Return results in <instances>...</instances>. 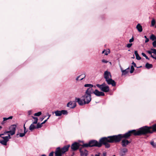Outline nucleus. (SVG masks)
Returning <instances> with one entry per match:
<instances>
[{
  "label": "nucleus",
  "mask_w": 156,
  "mask_h": 156,
  "mask_svg": "<svg viewBox=\"0 0 156 156\" xmlns=\"http://www.w3.org/2000/svg\"><path fill=\"white\" fill-rule=\"evenodd\" d=\"M132 134H133L135 136L142 135L141 130V128L137 131L134 129L133 130L129 131L128 132L123 134H119L114 136L118 142H119L121 141L122 138H125L126 139L128 138Z\"/></svg>",
  "instance_id": "nucleus-1"
},
{
  "label": "nucleus",
  "mask_w": 156,
  "mask_h": 156,
  "mask_svg": "<svg viewBox=\"0 0 156 156\" xmlns=\"http://www.w3.org/2000/svg\"><path fill=\"white\" fill-rule=\"evenodd\" d=\"M101 146L102 144L105 146L106 148H108L110 147V144L108 143H118L114 135L108 136L107 137H103L100 139Z\"/></svg>",
  "instance_id": "nucleus-2"
},
{
  "label": "nucleus",
  "mask_w": 156,
  "mask_h": 156,
  "mask_svg": "<svg viewBox=\"0 0 156 156\" xmlns=\"http://www.w3.org/2000/svg\"><path fill=\"white\" fill-rule=\"evenodd\" d=\"M142 134L146 135L148 133H152L156 132V123L148 126H145L141 128Z\"/></svg>",
  "instance_id": "nucleus-3"
},
{
  "label": "nucleus",
  "mask_w": 156,
  "mask_h": 156,
  "mask_svg": "<svg viewBox=\"0 0 156 156\" xmlns=\"http://www.w3.org/2000/svg\"><path fill=\"white\" fill-rule=\"evenodd\" d=\"M104 77L108 84L112 85V86H115L116 85V83L115 81L112 79V76L110 72L108 71H105Z\"/></svg>",
  "instance_id": "nucleus-4"
},
{
  "label": "nucleus",
  "mask_w": 156,
  "mask_h": 156,
  "mask_svg": "<svg viewBox=\"0 0 156 156\" xmlns=\"http://www.w3.org/2000/svg\"><path fill=\"white\" fill-rule=\"evenodd\" d=\"M96 85L100 88L101 91L103 92H107L109 90V87L105 83H103L101 85L97 84Z\"/></svg>",
  "instance_id": "nucleus-5"
},
{
  "label": "nucleus",
  "mask_w": 156,
  "mask_h": 156,
  "mask_svg": "<svg viewBox=\"0 0 156 156\" xmlns=\"http://www.w3.org/2000/svg\"><path fill=\"white\" fill-rule=\"evenodd\" d=\"M90 147H101V144L100 142V139L99 142L94 140H92L89 141Z\"/></svg>",
  "instance_id": "nucleus-6"
},
{
  "label": "nucleus",
  "mask_w": 156,
  "mask_h": 156,
  "mask_svg": "<svg viewBox=\"0 0 156 156\" xmlns=\"http://www.w3.org/2000/svg\"><path fill=\"white\" fill-rule=\"evenodd\" d=\"M2 139H0V143L2 145H6L7 143L9 141V139L11 138L10 135L8 134L7 136L2 137Z\"/></svg>",
  "instance_id": "nucleus-7"
},
{
  "label": "nucleus",
  "mask_w": 156,
  "mask_h": 156,
  "mask_svg": "<svg viewBox=\"0 0 156 156\" xmlns=\"http://www.w3.org/2000/svg\"><path fill=\"white\" fill-rule=\"evenodd\" d=\"M91 95L85 93V94L81 97L83 98L84 101L86 104L89 103L91 101Z\"/></svg>",
  "instance_id": "nucleus-8"
},
{
  "label": "nucleus",
  "mask_w": 156,
  "mask_h": 156,
  "mask_svg": "<svg viewBox=\"0 0 156 156\" xmlns=\"http://www.w3.org/2000/svg\"><path fill=\"white\" fill-rule=\"evenodd\" d=\"M55 114V115L56 116H59L63 115H67L68 112L67 111L65 110H62L61 111L57 110L54 112H53L52 113Z\"/></svg>",
  "instance_id": "nucleus-9"
},
{
  "label": "nucleus",
  "mask_w": 156,
  "mask_h": 156,
  "mask_svg": "<svg viewBox=\"0 0 156 156\" xmlns=\"http://www.w3.org/2000/svg\"><path fill=\"white\" fill-rule=\"evenodd\" d=\"M81 144L79 143L76 142L73 143L71 145V147L73 151H76L81 148Z\"/></svg>",
  "instance_id": "nucleus-10"
},
{
  "label": "nucleus",
  "mask_w": 156,
  "mask_h": 156,
  "mask_svg": "<svg viewBox=\"0 0 156 156\" xmlns=\"http://www.w3.org/2000/svg\"><path fill=\"white\" fill-rule=\"evenodd\" d=\"M75 101L76 102H78L80 105L82 106L86 104L83 99V98L81 99L79 98H75Z\"/></svg>",
  "instance_id": "nucleus-11"
},
{
  "label": "nucleus",
  "mask_w": 156,
  "mask_h": 156,
  "mask_svg": "<svg viewBox=\"0 0 156 156\" xmlns=\"http://www.w3.org/2000/svg\"><path fill=\"white\" fill-rule=\"evenodd\" d=\"M80 152L81 156H87L88 154L87 151L84 148H80Z\"/></svg>",
  "instance_id": "nucleus-12"
},
{
  "label": "nucleus",
  "mask_w": 156,
  "mask_h": 156,
  "mask_svg": "<svg viewBox=\"0 0 156 156\" xmlns=\"http://www.w3.org/2000/svg\"><path fill=\"white\" fill-rule=\"evenodd\" d=\"M127 152L128 149L127 148H123L119 152V155L120 156H124Z\"/></svg>",
  "instance_id": "nucleus-13"
},
{
  "label": "nucleus",
  "mask_w": 156,
  "mask_h": 156,
  "mask_svg": "<svg viewBox=\"0 0 156 156\" xmlns=\"http://www.w3.org/2000/svg\"><path fill=\"white\" fill-rule=\"evenodd\" d=\"M70 147V145L69 144L66 145L61 149V150L60 151L63 154L68 150V149Z\"/></svg>",
  "instance_id": "nucleus-14"
},
{
  "label": "nucleus",
  "mask_w": 156,
  "mask_h": 156,
  "mask_svg": "<svg viewBox=\"0 0 156 156\" xmlns=\"http://www.w3.org/2000/svg\"><path fill=\"white\" fill-rule=\"evenodd\" d=\"M94 94L97 96H104L105 94L102 92L99 91L98 90L96 89L94 90Z\"/></svg>",
  "instance_id": "nucleus-15"
},
{
  "label": "nucleus",
  "mask_w": 156,
  "mask_h": 156,
  "mask_svg": "<svg viewBox=\"0 0 156 156\" xmlns=\"http://www.w3.org/2000/svg\"><path fill=\"white\" fill-rule=\"evenodd\" d=\"M130 141H128L126 139H123L122 140L121 143L123 147H126L129 143H130Z\"/></svg>",
  "instance_id": "nucleus-16"
},
{
  "label": "nucleus",
  "mask_w": 156,
  "mask_h": 156,
  "mask_svg": "<svg viewBox=\"0 0 156 156\" xmlns=\"http://www.w3.org/2000/svg\"><path fill=\"white\" fill-rule=\"evenodd\" d=\"M76 106V104L75 102L70 101L67 105V106L70 108H74Z\"/></svg>",
  "instance_id": "nucleus-17"
},
{
  "label": "nucleus",
  "mask_w": 156,
  "mask_h": 156,
  "mask_svg": "<svg viewBox=\"0 0 156 156\" xmlns=\"http://www.w3.org/2000/svg\"><path fill=\"white\" fill-rule=\"evenodd\" d=\"M94 91L92 88H89L86 91L85 93L91 95V94H94Z\"/></svg>",
  "instance_id": "nucleus-18"
},
{
  "label": "nucleus",
  "mask_w": 156,
  "mask_h": 156,
  "mask_svg": "<svg viewBox=\"0 0 156 156\" xmlns=\"http://www.w3.org/2000/svg\"><path fill=\"white\" fill-rule=\"evenodd\" d=\"M16 127V125H12L9 127V129L10 130L15 133Z\"/></svg>",
  "instance_id": "nucleus-19"
},
{
  "label": "nucleus",
  "mask_w": 156,
  "mask_h": 156,
  "mask_svg": "<svg viewBox=\"0 0 156 156\" xmlns=\"http://www.w3.org/2000/svg\"><path fill=\"white\" fill-rule=\"evenodd\" d=\"M136 28L139 32H141L142 31V27L140 24L138 23L137 25Z\"/></svg>",
  "instance_id": "nucleus-20"
},
{
  "label": "nucleus",
  "mask_w": 156,
  "mask_h": 156,
  "mask_svg": "<svg viewBox=\"0 0 156 156\" xmlns=\"http://www.w3.org/2000/svg\"><path fill=\"white\" fill-rule=\"evenodd\" d=\"M129 67H128L126 69L124 70L123 71H122V75H125L126 74L129 72Z\"/></svg>",
  "instance_id": "nucleus-21"
},
{
  "label": "nucleus",
  "mask_w": 156,
  "mask_h": 156,
  "mask_svg": "<svg viewBox=\"0 0 156 156\" xmlns=\"http://www.w3.org/2000/svg\"><path fill=\"white\" fill-rule=\"evenodd\" d=\"M34 124H33V122L31 124L29 127V129L31 131H32L35 129H36V126L34 125Z\"/></svg>",
  "instance_id": "nucleus-22"
},
{
  "label": "nucleus",
  "mask_w": 156,
  "mask_h": 156,
  "mask_svg": "<svg viewBox=\"0 0 156 156\" xmlns=\"http://www.w3.org/2000/svg\"><path fill=\"white\" fill-rule=\"evenodd\" d=\"M134 53L136 56V59L138 60H140L141 59V57L139 56L137 53V51H135Z\"/></svg>",
  "instance_id": "nucleus-23"
},
{
  "label": "nucleus",
  "mask_w": 156,
  "mask_h": 156,
  "mask_svg": "<svg viewBox=\"0 0 156 156\" xmlns=\"http://www.w3.org/2000/svg\"><path fill=\"white\" fill-rule=\"evenodd\" d=\"M145 67L147 69H150L152 67V65L151 64L147 63L145 65Z\"/></svg>",
  "instance_id": "nucleus-24"
},
{
  "label": "nucleus",
  "mask_w": 156,
  "mask_h": 156,
  "mask_svg": "<svg viewBox=\"0 0 156 156\" xmlns=\"http://www.w3.org/2000/svg\"><path fill=\"white\" fill-rule=\"evenodd\" d=\"M81 148H83L84 147H90V144H89V142L88 144H83V145H81Z\"/></svg>",
  "instance_id": "nucleus-25"
},
{
  "label": "nucleus",
  "mask_w": 156,
  "mask_h": 156,
  "mask_svg": "<svg viewBox=\"0 0 156 156\" xmlns=\"http://www.w3.org/2000/svg\"><path fill=\"white\" fill-rule=\"evenodd\" d=\"M62 153L59 151H56L55 153V156H62Z\"/></svg>",
  "instance_id": "nucleus-26"
},
{
  "label": "nucleus",
  "mask_w": 156,
  "mask_h": 156,
  "mask_svg": "<svg viewBox=\"0 0 156 156\" xmlns=\"http://www.w3.org/2000/svg\"><path fill=\"white\" fill-rule=\"evenodd\" d=\"M150 144L153 147L156 148V142L153 141L150 142Z\"/></svg>",
  "instance_id": "nucleus-27"
},
{
  "label": "nucleus",
  "mask_w": 156,
  "mask_h": 156,
  "mask_svg": "<svg viewBox=\"0 0 156 156\" xmlns=\"http://www.w3.org/2000/svg\"><path fill=\"white\" fill-rule=\"evenodd\" d=\"M32 118L34 119V121L33 122V124H37V122L38 119L36 117H34L32 116Z\"/></svg>",
  "instance_id": "nucleus-28"
},
{
  "label": "nucleus",
  "mask_w": 156,
  "mask_h": 156,
  "mask_svg": "<svg viewBox=\"0 0 156 156\" xmlns=\"http://www.w3.org/2000/svg\"><path fill=\"white\" fill-rule=\"evenodd\" d=\"M85 87H89V88H92L93 87V85L90 84H86L84 85Z\"/></svg>",
  "instance_id": "nucleus-29"
},
{
  "label": "nucleus",
  "mask_w": 156,
  "mask_h": 156,
  "mask_svg": "<svg viewBox=\"0 0 156 156\" xmlns=\"http://www.w3.org/2000/svg\"><path fill=\"white\" fill-rule=\"evenodd\" d=\"M155 20L154 19H153L151 21V26H154L155 25Z\"/></svg>",
  "instance_id": "nucleus-30"
},
{
  "label": "nucleus",
  "mask_w": 156,
  "mask_h": 156,
  "mask_svg": "<svg viewBox=\"0 0 156 156\" xmlns=\"http://www.w3.org/2000/svg\"><path fill=\"white\" fill-rule=\"evenodd\" d=\"M42 126V123H37V126H36V129H38L41 127Z\"/></svg>",
  "instance_id": "nucleus-31"
},
{
  "label": "nucleus",
  "mask_w": 156,
  "mask_h": 156,
  "mask_svg": "<svg viewBox=\"0 0 156 156\" xmlns=\"http://www.w3.org/2000/svg\"><path fill=\"white\" fill-rule=\"evenodd\" d=\"M12 116H10L8 118H3L4 121H5L9 119H12Z\"/></svg>",
  "instance_id": "nucleus-32"
},
{
  "label": "nucleus",
  "mask_w": 156,
  "mask_h": 156,
  "mask_svg": "<svg viewBox=\"0 0 156 156\" xmlns=\"http://www.w3.org/2000/svg\"><path fill=\"white\" fill-rule=\"evenodd\" d=\"M150 39H156V36H155L154 35L152 34L150 36Z\"/></svg>",
  "instance_id": "nucleus-33"
},
{
  "label": "nucleus",
  "mask_w": 156,
  "mask_h": 156,
  "mask_svg": "<svg viewBox=\"0 0 156 156\" xmlns=\"http://www.w3.org/2000/svg\"><path fill=\"white\" fill-rule=\"evenodd\" d=\"M41 114V112H39L37 113H35L34 114V115L35 116H39Z\"/></svg>",
  "instance_id": "nucleus-34"
},
{
  "label": "nucleus",
  "mask_w": 156,
  "mask_h": 156,
  "mask_svg": "<svg viewBox=\"0 0 156 156\" xmlns=\"http://www.w3.org/2000/svg\"><path fill=\"white\" fill-rule=\"evenodd\" d=\"M134 70V68L133 66H132L131 67V70L130 71V73H132Z\"/></svg>",
  "instance_id": "nucleus-35"
},
{
  "label": "nucleus",
  "mask_w": 156,
  "mask_h": 156,
  "mask_svg": "<svg viewBox=\"0 0 156 156\" xmlns=\"http://www.w3.org/2000/svg\"><path fill=\"white\" fill-rule=\"evenodd\" d=\"M146 59L149 60V58L146 55V54L144 53H142L141 54Z\"/></svg>",
  "instance_id": "nucleus-36"
},
{
  "label": "nucleus",
  "mask_w": 156,
  "mask_h": 156,
  "mask_svg": "<svg viewBox=\"0 0 156 156\" xmlns=\"http://www.w3.org/2000/svg\"><path fill=\"white\" fill-rule=\"evenodd\" d=\"M151 50L152 51V53H154V54L156 55V50L154 49H151Z\"/></svg>",
  "instance_id": "nucleus-37"
},
{
  "label": "nucleus",
  "mask_w": 156,
  "mask_h": 156,
  "mask_svg": "<svg viewBox=\"0 0 156 156\" xmlns=\"http://www.w3.org/2000/svg\"><path fill=\"white\" fill-rule=\"evenodd\" d=\"M25 135V134L24 133H20L19 134L20 136V137H23Z\"/></svg>",
  "instance_id": "nucleus-38"
},
{
  "label": "nucleus",
  "mask_w": 156,
  "mask_h": 156,
  "mask_svg": "<svg viewBox=\"0 0 156 156\" xmlns=\"http://www.w3.org/2000/svg\"><path fill=\"white\" fill-rule=\"evenodd\" d=\"M132 45V43H129L127 44L126 47L128 48H130Z\"/></svg>",
  "instance_id": "nucleus-39"
},
{
  "label": "nucleus",
  "mask_w": 156,
  "mask_h": 156,
  "mask_svg": "<svg viewBox=\"0 0 156 156\" xmlns=\"http://www.w3.org/2000/svg\"><path fill=\"white\" fill-rule=\"evenodd\" d=\"M10 132H9V134H10V135H14L15 133L14 132H13L11 130H10Z\"/></svg>",
  "instance_id": "nucleus-40"
},
{
  "label": "nucleus",
  "mask_w": 156,
  "mask_h": 156,
  "mask_svg": "<svg viewBox=\"0 0 156 156\" xmlns=\"http://www.w3.org/2000/svg\"><path fill=\"white\" fill-rule=\"evenodd\" d=\"M110 53L109 51H105V55H108V54Z\"/></svg>",
  "instance_id": "nucleus-41"
},
{
  "label": "nucleus",
  "mask_w": 156,
  "mask_h": 156,
  "mask_svg": "<svg viewBox=\"0 0 156 156\" xmlns=\"http://www.w3.org/2000/svg\"><path fill=\"white\" fill-rule=\"evenodd\" d=\"M81 76H82V78H81V79H80V80H82L85 77L86 75L85 74H83L80 75Z\"/></svg>",
  "instance_id": "nucleus-42"
},
{
  "label": "nucleus",
  "mask_w": 156,
  "mask_h": 156,
  "mask_svg": "<svg viewBox=\"0 0 156 156\" xmlns=\"http://www.w3.org/2000/svg\"><path fill=\"white\" fill-rule=\"evenodd\" d=\"M153 45L154 47H156V41H155L153 43Z\"/></svg>",
  "instance_id": "nucleus-43"
},
{
  "label": "nucleus",
  "mask_w": 156,
  "mask_h": 156,
  "mask_svg": "<svg viewBox=\"0 0 156 156\" xmlns=\"http://www.w3.org/2000/svg\"><path fill=\"white\" fill-rule=\"evenodd\" d=\"M102 62L103 63H107L108 62V61L104 59L102 60Z\"/></svg>",
  "instance_id": "nucleus-44"
},
{
  "label": "nucleus",
  "mask_w": 156,
  "mask_h": 156,
  "mask_svg": "<svg viewBox=\"0 0 156 156\" xmlns=\"http://www.w3.org/2000/svg\"><path fill=\"white\" fill-rule=\"evenodd\" d=\"M54 154V152H51L49 155V156H53Z\"/></svg>",
  "instance_id": "nucleus-45"
},
{
  "label": "nucleus",
  "mask_w": 156,
  "mask_h": 156,
  "mask_svg": "<svg viewBox=\"0 0 156 156\" xmlns=\"http://www.w3.org/2000/svg\"><path fill=\"white\" fill-rule=\"evenodd\" d=\"M132 64L135 67H136V63H134L133 62H132Z\"/></svg>",
  "instance_id": "nucleus-46"
},
{
  "label": "nucleus",
  "mask_w": 156,
  "mask_h": 156,
  "mask_svg": "<svg viewBox=\"0 0 156 156\" xmlns=\"http://www.w3.org/2000/svg\"><path fill=\"white\" fill-rule=\"evenodd\" d=\"M61 150V149H60V147H58V148H57V150L56 151H60Z\"/></svg>",
  "instance_id": "nucleus-47"
},
{
  "label": "nucleus",
  "mask_w": 156,
  "mask_h": 156,
  "mask_svg": "<svg viewBox=\"0 0 156 156\" xmlns=\"http://www.w3.org/2000/svg\"><path fill=\"white\" fill-rule=\"evenodd\" d=\"M81 76H78L76 78V80L77 81H78V80H79V78Z\"/></svg>",
  "instance_id": "nucleus-48"
},
{
  "label": "nucleus",
  "mask_w": 156,
  "mask_h": 156,
  "mask_svg": "<svg viewBox=\"0 0 156 156\" xmlns=\"http://www.w3.org/2000/svg\"><path fill=\"white\" fill-rule=\"evenodd\" d=\"M148 53L151 55H152V51H147Z\"/></svg>",
  "instance_id": "nucleus-49"
},
{
  "label": "nucleus",
  "mask_w": 156,
  "mask_h": 156,
  "mask_svg": "<svg viewBox=\"0 0 156 156\" xmlns=\"http://www.w3.org/2000/svg\"><path fill=\"white\" fill-rule=\"evenodd\" d=\"M151 56L153 58L155 59H156V56H154L152 55H151Z\"/></svg>",
  "instance_id": "nucleus-50"
},
{
  "label": "nucleus",
  "mask_w": 156,
  "mask_h": 156,
  "mask_svg": "<svg viewBox=\"0 0 156 156\" xmlns=\"http://www.w3.org/2000/svg\"><path fill=\"white\" fill-rule=\"evenodd\" d=\"M47 121V119L45 120L44 122H43L42 123V125L44 123H45Z\"/></svg>",
  "instance_id": "nucleus-51"
},
{
  "label": "nucleus",
  "mask_w": 156,
  "mask_h": 156,
  "mask_svg": "<svg viewBox=\"0 0 156 156\" xmlns=\"http://www.w3.org/2000/svg\"><path fill=\"white\" fill-rule=\"evenodd\" d=\"M106 154L105 152H103V156H106Z\"/></svg>",
  "instance_id": "nucleus-52"
},
{
  "label": "nucleus",
  "mask_w": 156,
  "mask_h": 156,
  "mask_svg": "<svg viewBox=\"0 0 156 156\" xmlns=\"http://www.w3.org/2000/svg\"><path fill=\"white\" fill-rule=\"evenodd\" d=\"M10 131H6L5 132H4V133H9V132H10Z\"/></svg>",
  "instance_id": "nucleus-53"
},
{
  "label": "nucleus",
  "mask_w": 156,
  "mask_h": 156,
  "mask_svg": "<svg viewBox=\"0 0 156 156\" xmlns=\"http://www.w3.org/2000/svg\"><path fill=\"white\" fill-rule=\"evenodd\" d=\"M134 40H129V42L131 43Z\"/></svg>",
  "instance_id": "nucleus-54"
},
{
  "label": "nucleus",
  "mask_w": 156,
  "mask_h": 156,
  "mask_svg": "<svg viewBox=\"0 0 156 156\" xmlns=\"http://www.w3.org/2000/svg\"><path fill=\"white\" fill-rule=\"evenodd\" d=\"M27 132V130L26 129V130H24V133H25V134Z\"/></svg>",
  "instance_id": "nucleus-55"
},
{
  "label": "nucleus",
  "mask_w": 156,
  "mask_h": 156,
  "mask_svg": "<svg viewBox=\"0 0 156 156\" xmlns=\"http://www.w3.org/2000/svg\"><path fill=\"white\" fill-rule=\"evenodd\" d=\"M31 111H28V114H29V115H30L31 114Z\"/></svg>",
  "instance_id": "nucleus-56"
},
{
  "label": "nucleus",
  "mask_w": 156,
  "mask_h": 156,
  "mask_svg": "<svg viewBox=\"0 0 156 156\" xmlns=\"http://www.w3.org/2000/svg\"><path fill=\"white\" fill-rule=\"evenodd\" d=\"M149 40H145V42L146 43L147 42L149 41Z\"/></svg>",
  "instance_id": "nucleus-57"
},
{
  "label": "nucleus",
  "mask_w": 156,
  "mask_h": 156,
  "mask_svg": "<svg viewBox=\"0 0 156 156\" xmlns=\"http://www.w3.org/2000/svg\"><path fill=\"white\" fill-rule=\"evenodd\" d=\"M23 128H24V130H26V127H25V124H24V126H23Z\"/></svg>",
  "instance_id": "nucleus-58"
},
{
  "label": "nucleus",
  "mask_w": 156,
  "mask_h": 156,
  "mask_svg": "<svg viewBox=\"0 0 156 156\" xmlns=\"http://www.w3.org/2000/svg\"><path fill=\"white\" fill-rule=\"evenodd\" d=\"M120 69L121 71V72H122V71H123L124 70L123 69H122V67H121V66H120Z\"/></svg>",
  "instance_id": "nucleus-59"
},
{
  "label": "nucleus",
  "mask_w": 156,
  "mask_h": 156,
  "mask_svg": "<svg viewBox=\"0 0 156 156\" xmlns=\"http://www.w3.org/2000/svg\"><path fill=\"white\" fill-rule=\"evenodd\" d=\"M5 121H4V120H3V121L2 122V124H4L5 123Z\"/></svg>",
  "instance_id": "nucleus-60"
},
{
  "label": "nucleus",
  "mask_w": 156,
  "mask_h": 156,
  "mask_svg": "<svg viewBox=\"0 0 156 156\" xmlns=\"http://www.w3.org/2000/svg\"><path fill=\"white\" fill-rule=\"evenodd\" d=\"M144 37L146 39H149L148 38H147V36H144Z\"/></svg>",
  "instance_id": "nucleus-61"
},
{
  "label": "nucleus",
  "mask_w": 156,
  "mask_h": 156,
  "mask_svg": "<svg viewBox=\"0 0 156 156\" xmlns=\"http://www.w3.org/2000/svg\"><path fill=\"white\" fill-rule=\"evenodd\" d=\"M105 50H104L103 51H102V53H103H103H105Z\"/></svg>",
  "instance_id": "nucleus-62"
},
{
  "label": "nucleus",
  "mask_w": 156,
  "mask_h": 156,
  "mask_svg": "<svg viewBox=\"0 0 156 156\" xmlns=\"http://www.w3.org/2000/svg\"><path fill=\"white\" fill-rule=\"evenodd\" d=\"M4 135V134L3 133V134H0V137L2 135Z\"/></svg>",
  "instance_id": "nucleus-63"
},
{
  "label": "nucleus",
  "mask_w": 156,
  "mask_h": 156,
  "mask_svg": "<svg viewBox=\"0 0 156 156\" xmlns=\"http://www.w3.org/2000/svg\"><path fill=\"white\" fill-rule=\"evenodd\" d=\"M50 115H49V116L48 117V118H47V120L49 119V117H50Z\"/></svg>",
  "instance_id": "nucleus-64"
}]
</instances>
